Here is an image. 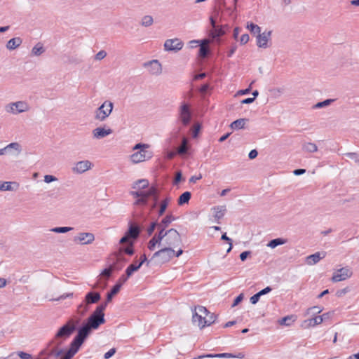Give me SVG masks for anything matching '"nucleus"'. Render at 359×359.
<instances>
[{
	"label": "nucleus",
	"instance_id": "nucleus-20",
	"mask_svg": "<svg viewBox=\"0 0 359 359\" xmlns=\"http://www.w3.org/2000/svg\"><path fill=\"white\" fill-rule=\"evenodd\" d=\"M141 233L140 227L133 224L132 222H129V226L128 231L126 232L130 238L137 239Z\"/></svg>",
	"mask_w": 359,
	"mask_h": 359
},
{
	"label": "nucleus",
	"instance_id": "nucleus-37",
	"mask_svg": "<svg viewBox=\"0 0 359 359\" xmlns=\"http://www.w3.org/2000/svg\"><path fill=\"white\" fill-rule=\"evenodd\" d=\"M245 357L244 353H238V354L235 355L230 353H217V358H240L242 359Z\"/></svg>",
	"mask_w": 359,
	"mask_h": 359
},
{
	"label": "nucleus",
	"instance_id": "nucleus-14",
	"mask_svg": "<svg viewBox=\"0 0 359 359\" xmlns=\"http://www.w3.org/2000/svg\"><path fill=\"white\" fill-rule=\"evenodd\" d=\"M152 157V152L146 149H142L133 154L130 156L134 163H140L150 159Z\"/></svg>",
	"mask_w": 359,
	"mask_h": 359
},
{
	"label": "nucleus",
	"instance_id": "nucleus-38",
	"mask_svg": "<svg viewBox=\"0 0 359 359\" xmlns=\"http://www.w3.org/2000/svg\"><path fill=\"white\" fill-rule=\"evenodd\" d=\"M46 51L43 44L40 42L37 43L32 49V54L39 56Z\"/></svg>",
	"mask_w": 359,
	"mask_h": 359
},
{
	"label": "nucleus",
	"instance_id": "nucleus-16",
	"mask_svg": "<svg viewBox=\"0 0 359 359\" xmlns=\"http://www.w3.org/2000/svg\"><path fill=\"white\" fill-rule=\"evenodd\" d=\"M272 31L264 32L257 36V45L259 48H266L269 47L268 41L271 39Z\"/></svg>",
	"mask_w": 359,
	"mask_h": 359
},
{
	"label": "nucleus",
	"instance_id": "nucleus-15",
	"mask_svg": "<svg viewBox=\"0 0 359 359\" xmlns=\"http://www.w3.org/2000/svg\"><path fill=\"white\" fill-rule=\"evenodd\" d=\"M95 241V236L92 233L83 232L79 233L76 236H74V241L81 245L90 244Z\"/></svg>",
	"mask_w": 359,
	"mask_h": 359
},
{
	"label": "nucleus",
	"instance_id": "nucleus-48",
	"mask_svg": "<svg viewBox=\"0 0 359 359\" xmlns=\"http://www.w3.org/2000/svg\"><path fill=\"white\" fill-rule=\"evenodd\" d=\"M154 22V20L152 16L151 15H144L141 22V25L144 27H149L151 26Z\"/></svg>",
	"mask_w": 359,
	"mask_h": 359
},
{
	"label": "nucleus",
	"instance_id": "nucleus-46",
	"mask_svg": "<svg viewBox=\"0 0 359 359\" xmlns=\"http://www.w3.org/2000/svg\"><path fill=\"white\" fill-rule=\"evenodd\" d=\"M73 229L74 228L70 226H58L53 228L52 229H50V231L57 233H65Z\"/></svg>",
	"mask_w": 359,
	"mask_h": 359
},
{
	"label": "nucleus",
	"instance_id": "nucleus-44",
	"mask_svg": "<svg viewBox=\"0 0 359 359\" xmlns=\"http://www.w3.org/2000/svg\"><path fill=\"white\" fill-rule=\"evenodd\" d=\"M335 101L334 99H327L322 102H318L316 104H314L312 108L316 109H320L323 107H326L329 105H330L332 103H333Z\"/></svg>",
	"mask_w": 359,
	"mask_h": 359
},
{
	"label": "nucleus",
	"instance_id": "nucleus-39",
	"mask_svg": "<svg viewBox=\"0 0 359 359\" xmlns=\"http://www.w3.org/2000/svg\"><path fill=\"white\" fill-rule=\"evenodd\" d=\"M297 317L294 315L287 316L282 318L279 320V323L282 325L290 326L296 320Z\"/></svg>",
	"mask_w": 359,
	"mask_h": 359
},
{
	"label": "nucleus",
	"instance_id": "nucleus-1",
	"mask_svg": "<svg viewBox=\"0 0 359 359\" xmlns=\"http://www.w3.org/2000/svg\"><path fill=\"white\" fill-rule=\"evenodd\" d=\"M80 321L79 318H70L59 328L52 340L53 344H55V348L58 349V347L62 344L63 341L70 337L76 330Z\"/></svg>",
	"mask_w": 359,
	"mask_h": 359
},
{
	"label": "nucleus",
	"instance_id": "nucleus-26",
	"mask_svg": "<svg viewBox=\"0 0 359 359\" xmlns=\"http://www.w3.org/2000/svg\"><path fill=\"white\" fill-rule=\"evenodd\" d=\"M190 146L188 144V140L186 137L182 138V144L178 147L177 150V154L183 156L189 153Z\"/></svg>",
	"mask_w": 359,
	"mask_h": 359
},
{
	"label": "nucleus",
	"instance_id": "nucleus-35",
	"mask_svg": "<svg viewBox=\"0 0 359 359\" xmlns=\"http://www.w3.org/2000/svg\"><path fill=\"white\" fill-rule=\"evenodd\" d=\"M149 182L146 179L138 180L135 182L133 189L139 188L141 189H145L149 188Z\"/></svg>",
	"mask_w": 359,
	"mask_h": 359
},
{
	"label": "nucleus",
	"instance_id": "nucleus-45",
	"mask_svg": "<svg viewBox=\"0 0 359 359\" xmlns=\"http://www.w3.org/2000/svg\"><path fill=\"white\" fill-rule=\"evenodd\" d=\"M247 28L252 34L258 35L261 32V27L253 22H248Z\"/></svg>",
	"mask_w": 359,
	"mask_h": 359
},
{
	"label": "nucleus",
	"instance_id": "nucleus-51",
	"mask_svg": "<svg viewBox=\"0 0 359 359\" xmlns=\"http://www.w3.org/2000/svg\"><path fill=\"white\" fill-rule=\"evenodd\" d=\"M109 302H107V299L101 303L100 305H98L96 309H95V311L100 313V314H102L104 316V310L106 309L107 306V304H109Z\"/></svg>",
	"mask_w": 359,
	"mask_h": 359
},
{
	"label": "nucleus",
	"instance_id": "nucleus-56",
	"mask_svg": "<svg viewBox=\"0 0 359 359\" xmlns=\"http://www.w3.org/2000/svg\"><path fill=\"white\" fill-rule=\"evenodd\" d=\"M114 271V267L113 266H109L108 267L104 269L102 272L101 275L106 276L107 277H110L112 274V272Z\"/></svg>",
	"mask_w": 359,
	"mask_h": 359
},
{
	"label": "nucleus",
	"instance_id": "nucleus-22",
	"mask_svg": "<svg viewBox=\"0 0 359 359\" xmlns=\"http://www.w3.org/2000/svg\"><path fill=\"white\" fill-rule=\"evenodd\" d=\"M225 34L226 31L224 29L223 26L217 25L210 32L209 36L213 39H219Z\"/></svg>",
	"mask_w": 359,
	"mask_h": 359
},
{
	"label": "nucleus",
	"instance_id": "nucleus-34",
	"mask_svg": "<svg viewBox=\"0 0 359 359\" xmlns=\"http://www.w3.org/2000/svg\"><path fill=\"white\" fill-rule=\"evenodd\" d=\"M287 242V239H285L283 238H277L271 240L268 243L267 246L271 248H275L278 245L285 244Z\"/></svg>",
	"mask_w": 359,
	"mask_h": 359
},
{
	"label": "nucleus",
	"instance_id": "nucleus-25",
	"mask_svg": "<svg viewBox=\"0 0 359 359\" xmlns=\"http://www.w3.org/2000/svg\"><path fill=\"white\" fill-rule=\"evenodd\" d=\"M326 252H323V257H320V253L317 252L312 254L306 257V262L308 264L313 265L318 263L320 259L325 257Z\"/></svg>",
	"mask_w": 359,
	"mask_h": 359
},
{
	"label": "nucleus",
	"instance_id": "nucleus-4",
	"mask_svg": "<svg viewBox=\"0 0 359 359\" xmlns=\"http://www.w3.org/2000/svg\"><path fill=\"white\" fill-rule=\"evenodd\" d=\"M114 104L109 100L104 102L95 111V119L104 121L111 113Z\"/></svg>",
	"mask_w": 359,
	"mask_h": 359
},
{
	"label": "nucleus",
	"instance_id": "nucleus-8",
	"mask_svg": "<svg viewBox=\"0 0 359 359\" xmlns=\"http://www.w3.org/2000/svg\"><path fill=\"white\" fill-rule=\"evenodd\" d=\"M175 257V250L171 248H164L154 253L151 259L160 257L161 263H166Z\"/></svg>",
	"mask_w": 359,
	"mask_h": 359
},
{
	"label": "nucleus",
	"instance_id": "nucleus-12",
	"mask_svg": "<svg viewBox=\"0 0 359 359\" xmlns=\"http://www.w3.org/2000/svg\"><path fill=\"white\" fill-rule=\"evenodd\" d=\"M184 46V43L178 38L167 39L164 43V49L166 51L177 52L180 50Z\"/></svg>",
	"mask_w": 359,
	"mask_h": 359
},
{
	"label": "nucleus",
	"instance_id": "nucleus-17",
	"mask_svg": "<svg viewBox=\"0 0 359 359\" xmlns=\"http://www.w3.org/2000/svg\"><path fill=\"white\" fill-rule=\"evenodd\" d=\"M151 260H149L145 254H143L140 256V262L138 264L133 263L130 264L126 269L132 275L134 272L138 271L143 264L146 263L147 266H149Z\"/></svg>",
	"mask_w": 359,
	"mask_h": 359
},
{
	"label": "nucleus",
	"instance_id": "nucleus-30",
	"mask_svg": "<svg viewBox=\"0 0 359 359\" xmlns=\"http://www.w3.org/2000/svg\"><path fill=\"white\" fill-rule=\"evenodd\" d=\"M156 192L157 187L154 185H152L146 191H140V197L149 200V198H150L151 195H155Z\"/></svg>",
	"mask_w": 359,
	"mask_h": 359
},
{
	"label": "nucleus",
	"instance_id": "nucleus-53",
	"mask_svg": "<svg viewBox=\"0 0 359 359\" xmlns=\"http://www.w3.org/2000/svg\"><path fill=\"white\" fill-rule=\"evenodd\" d=\"M221 239L227 242L229 245V248L227 250V252H229L233 248V241L231 238L227 236L226 233H224L222 235Z\"/></svg>",
	"mask_w": 359,
	"mask_h": 359
},
{
	"label": "nucleus",
	"instance_id": "nucleus-32",
	"mask_svg": "<svg viewBox=\"0 0 359 359\" xmlns=\"http://www.w3.org/2000/svg\"><path fill=\"white\" fill-rule=\"evenodd\" d=\"M248 121L247 118H238L234 121H233L230 127L233 130L243 129L245 128V123Z\"/></svg>",
	"mask_w": 359,
	"mask_h": 359
},
{
	"label": "nucleus",
	"instance_id": "nucleus-43",
	"mask_svg": "<svg viewBox=\"0 0 359 359\" xmlns=\"http://www.w3.org/2000/svg\"><path fill=\"white\" fill-rule=\"evenodd\" d=\"M132 276L129 271L126 269L125 273L121 275L114 285H119L120 289L122 285L128 280V279Z\"/></svg>",
	"mask_w": 359,
	"mask_h": 359
},
{
	"label": "nucleus",
	"instance_id": "nucleus-9",
	"mask_svg": "<svg viewBox=\"0 0 359 359\" xmlns=\"http://www.w3.org/2000/svg\"><path fill=\"white\" fill-rule=\"evenodd\" d=\"M29 107L26 102L18 101L6 106V111L14 114L28 111Z\"/></svg>",
	"mask_w": 359,
	"mask_h": 359
},
{
	"label": "nucleus",
	"instance_id": "nucleus-40",
	"mask_svg": "<svg viewBox=\"0 0 359 359\" xmlns=\"http://www.w3.org/2000/svg\"><path fill=\"white\" fill-rule=\"evenodd\" d=\"M217 318V315H215L214 313L210 312V313H208V316H205V321H203L202 327L209 326L212 325L216 321Z\"/></svg>",
	"mask_w": 359,
	"mask_h": 359
},
{
	"label": "nucleus",
	"instance_id": "nucleus-59",
	"mask_svg": "<svg viewBox=\"0 0 359 359\" xmlns=\"http://www.w3.org/2000/svg\"><path fill=\"white\" fill-rule=\"evenodd\" d=\"M182 180V174L181 172V171H178L175 177H174V180H173V184L174 185H177Z\"/></svg>",
	"mask_w": 359,
	"mask_h": 359
},
{
	"label": "nucleus",
	"instance_id": "nucleus-3",
	"mask_svg": "<svg viewBox=\"0 0 359 359\" xmlns=\"http://www.w3.org/2000/svg\"><path fill=\"white\" fill-rule=\"evenodd\" d=\"M101 299L100 293L95 291H90L85 295L83 302L78 306V311L81 316H84L88 311V306L97 303Z\"/></svg>",
	"mask_w": 359,
	"mask_h": 359
},
{
	"label": "nucleus",
	"instance_id": "nucleus-5",
	"mask_svg": "<svg viewBox=\"0 0 359 359\" xmlns=\"http://www.w3.org/2000/svg\"><path fill=\"white\" fill-rule=\"evenodd\" d=\"M104 316L94 311L90 316L83 322L92 330H97L101 325L105 323Z\"/></svg>",
	"mask_w": 359,
	"mask_h": 359
},
{
	"label": "nucleus",
	"instance_id": "nucleus-36",
	"mask_svg": "<svg viewBox=\"0 0 359 359\" xmlns=\"http://www.w3.org/2000/svg\"><path fill=\"white\" fill-rule=\"evenodd\" d=\"M120 291V286L119 285H114L111 290L107 293L106 299L107 302H110L114 296L117 294Z\"/></svg>",
	"mask_w": 359,
	"mask_h": 359
},
{
	"label": "nucleus",
	"instance_id": "nucleus-6",
	"mask_svg": "<svg viewBox=\"0 0 359 359\" xmlns=\"http://www.w3.org/2000/svg\"><path fill=\"white\" fill-rule=\"evenodd\" d=\"M168 236L165 238V243L168 245L167 248H176L182 243V239L179 232L175 229L168 230Z\"/></svg>",
	"mask_w": 359,
	"mask_h": 359
},
{
	"label": "nucleus",
	"instance_id": "nucleus-24",
	"mask_svg": "<svg viewBox=\"0 0 359 359\" xmlns=\"http://www.w3.org/2000/svg\"><path fill=\"white\" fill-rule=\"evenodd\" d=\"M212 209L215 212L214 217L216 222L220 224V219L224 217L226 211V207L224 205L215 206Z\"/></svg>",
	"mask_w": 359,
	"mask_h": 359
},
{
	"label": "nucleus",
	"instance_id": "nucleus-19",
	"mask_svg": "<svg viewBox=\"0 0 359 359\" xmlns=\"http://www.w3.org/2000/svg\"><path fill=\"white\" fill-rule=\"evenodd\" d=\"M112 133L113 130L111 128H105L104 127L96 128L92 132L93 137L97 140L102 139Z\"/></svg>",
	"mask_w": 359,
	"mask_h": 359
},
{
	"label": "nucleus",
	"instance_id": "nucleus-58",
	"mask_svg": "<svg viewBox=\"0 0 359 359\" xmlns=\"http://www.w3.org/2000/svg\"><path fill=\"white\" fill-rule=\"evenodd\" d=\"M195 309L198 310L199 314H202L203 316H208V313H210V311L203 306H198Z\"/></svg>",
	"mask_w": 359,
	"mask_h": 359
},
{
	"label": "nucleus",
	"instance_id": "nucleus-41",
	"mask_svg": "<svg viewBox=\"0 0 359 359\" xmlns=\"http://www.w3.org/2000/svg\"><path fill=\"white\" fill-rule=\"evenodd\" d=\"M304 323H307V325L309 327H313L322 323V317H320V316H315L313 318L304 320Z\"/></svg>",
	"mask_w": 359,
	"mask_h": 359
},
{
	"label": "nucleus",
	"instance_id": "nucleus-10",
	"mask_svg": "<svg viewBox=\"0 0 359 359\" xmlns=\"http://www.w3.org/2000/svg\"><path fill=\"white\" fill-rule=\"evenodd\" d=\"M180 118L184 126H188L191 119V112L188 104L183 102L180 106Z\"/></svg>",
	"mask_w": 359,
	"mask_h": 359
},
{
	"label": "nucleus",
	"instance_id": "nucleus-27",
	"mask_svg": "<svg viewBox=\"0 0 359 359\" xmlns=\"http://www.w3.org/2000/svg\"><path fill=\"white\" fill-rule=\"evenodd\" d=\"M145 66L151 67V72L153 74H159L161 72V65L157 60H151L144 64Z\"/></svg>",
	"mask_w": 359,
	"mask_h": 359
},
{
	"label": "nucleus",
	"instance_id": "nucleus-62",
	"mask_svg": "<svg viewBox=\"0 0 359 359\" xmlns=\"http://www.w3.org/2000/svg\"><path fill=\"white\" fill-rule=\"evenodd\" d=\"M107 56V53L105 50H100L95 56V59L97 60H101L104 59Z\"/></svg>",
	"mask_w": 359,
	"mask_h": 359
},
{
	"label": "nucleus",
	"instance_id": "nucleus-29",
	"mask_svg": "<svg viewBox=\"0 0 359 359\" xmlns=\"http://www.w3.org/2000/svg\"><path fill=\"white\" fill-rule=\"evenodd\" d=\"M22 43V39L20 37H14L11 39L6 43V48L8 50H14L19 47Z\"/></svg>",
	"mask_w": 359,
	"mask_h": 359
},
{
	"label": "nucleus",
	"instance_id": "nucleus-49",
	"mask_svg": "<svg viewBox=\"0 0 359 359\" xmlns=\"http://www.w3.org/2000/svg\"><path fill=\"white\" fill-rule=\"evenodd\" d=\"M119 251L121 252H124L126 255H130V256L133 255L134 253H135V250H134L133 243H131V245L130 246H128V247H126V248L125 247H121V248H120Z\"/></svg>",
	"mask_w": 359,
	"mask_h": 359
},
{
	"label": "nucleus",
	"instance_id": "nucleus-42",
	"mask_svg": "<svg viewBox=\"0 0 359 359\" xmlns=\"http://www.w3.org/2000/svg\"><path fill=\"white\" fill-rule=\"evenodd\" d=\"M302 149L306 152L313 153L317 151L318 147L315 143L306 142L302 145Z\"/></svg>",
	"mask_w": 359,
	"mask_h": 359
},
{
	"label": "nucleus",
	"instance_id": "nucleus-60",
	"mask_svg": "<svg viewBox=\"0 0 359 359\" xmlns=\"http://www.w3.org/2000/svg\"><path fill=\"white\" fill-rule=\"evenodd\" d=\"M244 298V295L243 293L240 294L239 295H238L233 300V302L231 305L232 307H234V306H236L237 305H238L243 299Z\"/></svg>",
	"mask_w": 359,
	"mask_h": 359
},
{
	"label": "nucleus",
	"instance_id": "nucleus-33",
	"mask_svg": "<svg viewBox=\"0 0 359 359\" xmlns=\"http://www.w3.org/2000/svg\"><path fill=\"white\" fill-rule=\"evenodd\" d=\"M205 316H202V314H199L196 309H194V311H193V316H192V320L193 322L198 321V325L201 329H203L204 327H202V325L203 323V321H205Z\"/></svg>",
	"mask_w": 359,
	"mask_h": 359
},
{
	"label": "nucleus",
	"instance_id": "nucleus-63",
	"mask_svg": "<svg viewBox=\"0 0 359 359\" xmlns=\"http://www.w3.org/2000/svg\"><path fill=\"white\" fill-rule=\"evenodd\" d=\"M251 253L252 252L250 250L243 251L240 254L239 257L242 262H244L247 259L248 257L251 255Z\"/></svg>",
	"mask_w": 359,
	"mask_h": 359
},
{
	"label": "nucleus",
	"instance_id": "nucleus-47",
	"mask_svg": "<svg viewBox=\"0 0 359 359\" xmlns=\"http://www.w3.org/2000/svg\"><path fill=\"white\" fill-rule=\"evenodd\" d=\"M150 198H151L152 200V203L151 205V210H153L157 207L159 201V191L158 188L156 194L151 195Z\"/></svg>",
	"mask_w": 359,
	"mask_h": 359
},
{
	"label": "nucleus",
	"instance_id": "nucleus-2",
	"mask_svg": "<svg viewBox=\"0 0 359 359\" xmlns=\"http://www.w3.org/2000/svg\"><path fill=\"white\" fill-rule=\"evenodd\" d=\"M176 219L177 217L172 213L166 215L165 217L162 219L158 227V233L155 234L148 243L147 248L149 250H154L156 244H160L161 241L168 236L169 233H168V231H165V228L168 227L172 222L176 220Z\"/></svg>",
	"mask_w": 359,
	"mask_h": 359
},
{
	"label": "nucleus",
	"instance_id": "nucleus-55",
	"mask_svg": "<svg viewBox=\"0 0 359 359\" xmlns=\"http://www.w3.org/2000/svg\"><path fill=\"white\" fill-rule=\"evenodd\" d=\"M13 182H4L1 183L0 184V191H11L13 190V188L11 187V184Z\"/></svg>",
	"mask_w": 359,
	"mask_h": 359
},
{
	"label": "nucleus",
	"instance_id": "nucleus-13",
	"mask_svg": "<svg viewBox=\"0 0 359 359\" xmlns=\"http://www.w3.org/2000/svg\"><path fill=\"white\" fill-rule=\"evenodd\" d=\"M352 276V271L348 267H343L333 273L332 277V282H339L350 278Z\"/></svg>",
	"mask_w": 359,
	"mask_h": 359
},
{
	"label": "nucleus",
	"instance_id": "nucleus-61",
	"mask_svg": "<svg viewBox=\"0 0 359 359\" xmlns=\"http://www.w3.org/2000/svg\"><path fill=\"white\" fill-rule=\"evenodd\" d=\"M350 291V288L348 287H346L343 289H341V290H338L336 292V295L338 297H341L342 296H344L345 294H346L348 292Z\"/></svg>",
	"mask_w": 359,
	"mask_h": 359
},
{
	"label": "nucleus",
	"instance_id": "nucleus-18",
	"mask_svg": "<svg viewBox=\"0 0 359 359\" xmlns=\"http://www.w3.org/2000/svg\"><path fill=\"white\" fill-rule=\"evenodd\" d=\"M93 163L88 160L81 161L76 163L72 170L74 173L81 174L91 169Z\"/></svg>",
	"mask_w": 359,
	"mask_h": 359
},
{
	"label": "nucleus",
	"instance_id": "nucleus-31",
	"mask_svg": "<svg viewBox=\"0 0 359 359\" xmlns=\"http://www.w3.org/2000/svg\"><path fill=\"white\" fill-rule=\"evenodd\" d=\"M191 197L190 191H185L182 193L177 199V204L179 205H183L189 203Z\"/></svg>",
	"mask_w": 359,
	"mask_h": 359
},
{
	"label": "nucleus",
	"instance_id": "nucleus-11",
	"mask_svg": "<svg viewBox=\"0 0 359 359\" xmlns=\"http://www.w3.org/2000/svg\"><path fill=\"white\" fill-rule=\"evenodd\" d=\"M92 330H93L90 328L88 325L83 323L80 327L77 326V334L74 338L83 344L88 336L91 334Z\"/></svg>",
	"mask_w": 359,
	"mask_h": 359
},
{
	"label": "nucleus",
	"instance_id": "nucleus-50",
	"mask_svg": "<svg viewBox=\"0 0 359 359\" xmlns=\"http://www.w3.org/2000/svg\"><path fill=\"white\" fill-rule=\"evenodd\" d=\"M323 309V307H320L318 306L310 307L307 309V310L306 311L305 316L309 315L311 313V311L314 313H320L322 312Z\"/></svg>",
	"mask_w": 359,
	"mask_h": 359
},
{
	"label": "nucleus",
	"instance_id": "nucleus-57",
	"mask_svg": "<svg viewBox=\"0 0 359 359\" xmlns=\"http://www.w3.org/2000/svg\"><path fill=\"white\" fill-rule=\"evenodd\" d=\"M344 155L351 159H353L355 163H359V154L355 152H348L344 154Z\"/></svg>",
	"mask_w": 359,
	"mask_h": 359
},
{
	"label": "nucleus",
	"instance_id": "nucleus-52",
	"mask_svg": "<svg viewBox=\"0 0 359 359\" xmlns=\"http://www.w3.org/2000/svg\"><path fill=\"white\" fill-rule=\"evenodd\" d=\"M8 150L13 149L18 151V154L20 153L22 148L21 145L18 142H12L6 146Z\"/></svg>",
	"mask_w": 359,
	"mask_h": 359
},
{
	"label": "nucleus",
	"instance_id": "nucleus-64",
	"mask_svg": "<svg viewBox=\"0 0 359 359\" xmlns=\"http://www.w3.org/2000/svg\"><path fill=\"white\" fill-rule=\"evenodd\" d=\"M18 355L20 359H32V355L31 354L23 351H20Z\"/></svg>",
	"mask_w": 359,
	"mask_h": 359
},
{
	"label": "nucleus",
	"instance_id": "nucleus-21",
	"mask_svg": "<svg viewBox=\"0 0 359 359\" xmlns=\"http://www.w3.org/2000/svg\"><path fill=\"white\" fill-rule=\"evenodd\" d=\"M82 344H83L81 342L74 338L69 344V349L65 352L74 357V355L79 351Z\"/></svg>",
	"mask_w": 359,
	"mask_h": 359
},
{
	"label": "nucleus",
	"instance_id": "nucleus-54",
	"mask_svg": "<svg viewBox=\"0 0 359 359\" xmlns=\"http://www.w3.org/2000/svg\"><path fill=\"white\" fill-rule=\"evenodd\" d=\"M159 223L157 221L152 222L147 228V234L151 236L156 227H158Z\"/></svg>",
	"mask_w": 359,
	"mask_h": 359
},
{
	"label": "nucleus",
	"instance_id": "nucleus-23",
	"mask_svg": "<svg viewBox=\"0 0 359 359\" xmlns=\"http://www.w3.org/2000/svg\"><path fill=\"white\" fill-rule=\"evenodd\" d=\"M209 41L206 39L201 41V46L198 50V55L200 57L205 58L208 56L210 53L209 48L207 46Z\"/></svg>",
	"mask_w": 359,
	"mask_h": 359
},
{
	"label": "nucleus",
	"instance_id": "nucleus-28",
	"mask_svg": "<svg viewBox=\"0 0 359 359\" xmlns=\"http://www.w3.org/2000/svg\"><path fill=\"white\" fill-rule=\"evenodd\" d=\"M171 201V198L169 196H167L165 198H163L159 205V209L158 210V215L161 217L164 215L166 211V209Z\"/></svg>",
	"mask_w": 359,
	"mask_h": 359
},
{
	"label": "nucleus",
	"instance_id": "nucleus-7",
	"mask_svg": "<svg viewBox=\"0 0 359 359\" xmlns=\"http://www.w3.org/2000/svg\"><path fill=\"white\" fill-rule=\"evenodd\" d=\"M53 344V341H50L48 344L47 347L41 351L38 356L34 359H48V358H50V356H55L56 358L60 356L61 354L63 353L64 349H57L55 347L50 348V346Z\"/></svg>",
	"mask_w": 359,
	"mask_h": 359
}]
</instances>
